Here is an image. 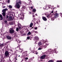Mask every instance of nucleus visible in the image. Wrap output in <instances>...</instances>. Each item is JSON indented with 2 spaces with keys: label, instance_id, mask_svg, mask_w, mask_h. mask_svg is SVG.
<instances>
[{
  "label": "nucleus",
  "instance_id": "nucleus-1",
  "mask_svg": "<svg viewBox=\"0 0 62 62\" xmlns=\"http://www.w3.org/2000/svg\"><path fill=\"white\" fill-rule=\"evenodd\" d=\"M9 33L10 34H12L14 33V29L13 28H10V29L9 30Z\"/></svg>",
  "mask_w": 62,
  "mask_h": 62
},
{
  "label": "nucleus",
  "instance_id": "nucleus-2",
  "mask_svg": "<svg viewBox=\"0 0 62 62\" xmlns=\"http://www.w3.org/2000/svg\"><path fill=\"white\" fill-rule=\"evenodd\" d=\"M5 56L6 57H8L9 56V53L8 51H6L5 52Z\"/></svg>",
  "mask_w": 62,
  "mask_h": 62
},
{
  "label": "nucleus",
  "instance_id": "nucleus-3",
  "mask_svg": "<svg viewBox=\"0 0 62 62\" xmlns=\"http://www.w3.org/2000/svg\"><path fill=\"white\" fill-rule=\"evenodd\" d=\"M16 3L21 5H22V2L21 1V0H16Z\"/></svg>",
  "mask_w": 62,
  "mask_h": 62
},
{
  "label": "nucleus",
  "instance_id": "nucleus-4",
  "mask_svg": "<svg viewBox=\"0 0 62 62\" xmlns=\"http://www.w3.org/2000/svg\"><path fill=\"white\" fill-rule=\"evenodd\" d=\"M20 5L19 4H16V5H15V7L16 8L19 9L20 8Z\"/></svg>",
  "mask_w": 62,
  "mask_h": 62
},
{
  "label": "nucleus",
  "instance_id": "nucleus-5",
  "mask_svg": "<svg viewBox=\"0 0 62 62\" xmlns=\"http://www.w3.org/2000/svg\"><path fill=\"white\" fill-rule=\"evenodd\" d=\"M20 46H17L16 47L17 49H18V51H19V52H20V53H22V52L23 51V50H22V49H21L20 48Z\"/></svg>",
  "mask_w": 62,
  "mask_h": 62
},
{
  "label": "nucleus",
  "instance_id": "nucleus-6",
  "mask_svg": "<svg viewBox=\"0 0 62 62\" xmlns=\"http://www.w3.org/2000/svg\"><path fill=\"white\" fill-rule=\"evenodd\" d=\"M46 57V55H42L40 57V59L41 60H43L45 59V57Z\"/></svg>",
  "mask_w": 62,
  "mask_h": 62
},
{
  "label": "nucleus",
  "instance_id": "nucleus-7",
  "mask_svg": "<svg viewBox=\"0 0 62 62\" xmlns=\"http://www.w3.org/2000/svg\"><path fill=\"white\" fill-rule=\"evenodd\" d=\"M39 38L37 37H34V40L35 41H36V42H37L38 41H39Z\"/></svg>",
  "mask_w": 62,
  "mask_h": 62
},
{
  "label": "nucleus",
  "instance_id": "nucleus-8",
  "mask_svg": "<svg viewBox=\"0 0 62 62\" xmlns=\"http://www.w3.org/2000/svg\"><path fill=\"white\" fill-rule=\"evenodd\" d=\"M6 38L7 39H8L9 40H10L11 39V37L8 36L7 35L6 36Z\"/></svg>",
  "mask_w": 62,
  "mask_h": 62
},
{
  "label": "nucleus",
  "instance_id": "nucleus-9",
  "mask_svg": "<svg viewBox=\"0 0 62 62\" xmlns=\"http://www.w3.org/2000/svg\"><path fill=\"white\" fill-rule=\"evenodd\" d=\"M59 16V14H57V13H55L54 14V17L55 19L56 18H57L58 16Z\"/></svg>",
  "mask_w": 62,
  "mask_h": 62
},
{
  "label": "nucleus",
  "instance_id": "nucleus-10",
  "mask_svg": "<svg viewBox=\"0 0 62 62\" xmlns=\"http://www.w3.org/2000/svg\"><path fill=\"white\" fill-rule=\"evenodd\" d=\"M42 44L43 43L42 42V41H40L38 43V45L39 46H40V45H42Z\"/></svg>",
  "mask_w": 62,
  "mask_h": 62
},
{
  "label": "nucleus",
  "instance_id": "nucleus-11",
  "mask_svg": "<svg viewBox=\"0 0 62 62\" xmlns=\"http://www.w3.org/2000/svg\"><path fill=\"white\" fill-rule=\"evenodd\" d=\"M8 9L7 8L4 9L2 10V12L3 13L4 12L5 13H6V11H7L8 10Z\"/></svg>",
  "mask_w": 62,
  "mask_h": 62
},
{
  "label": "nucleus",
  "instance_id": "nucleus-12",
  "mask_svg": "<svg viewBox=\"0 0 62 62\" xmlns=\"http://www.w3.org/2000/svg\"><path fill=\"white\" fill-rule=\"evenodd\" d=\"M42 18L43 20L44 21H46L47 20V18H46V17H42Z\"/></svg>",
  "mask_w": 62,
  "mask_h": 62
},
{
  "label": "nucleus",
  "instance_id": "nucleus-13",
  "mask_svg": "<svg viewBox=\"0 0 62 62\" xmlns=\"http://www.w3.org/2000/svg\"><path fill=\"white\" fill-rule=\"evenodd\" d=\"M54 19H55V17L53 15L52 16V17H51V20L52 21H53L54 20Z\"/></svg>",
  "mask_w": 62,
  "mask_h": 62
},
{
  "label": "nucleus",
  "instance_id": "nucleus-14",
  "mask_svg": "<svg viewBox=\"0 0 62 62\" xmlns=\"http://www.w3.org/2000/svg\"><path fill=\"white\" fill-rule=\"evenodd\" d=\"M53 15H52L50 14L49 15H48L47 16V17L48 18H51L52 17V16Z\"/></svg>",
  "mask_w": 62,
  "mask_h": 62
},
{
  "label": "nucleus",
  "instance_id": "nucleus-15",
  "mask_svg": "<svg viewBox=\"0 0 62 62\" xmlns=\"http://www.w3.org/2000/svg\"><path fill=\"white\" fill-rule=\"evenodd\" d=\"M18 26V28L19 29H21V25L20 24H18L17 25Z\"/></svg>",
  "mask_w": 62,
  "mask_h": 62
},
{
  "label": "nucleus",
  "instance_id": "nucleus-16",
  "mask_svg": "<svg viewBox=\"0 0 62 62\" xmlns=\"http://www.w3.org/2000/svg\"><path fill=\"white\" fill-rule=\"evenodd\" d=\"M55 53L56 54H57L58 53V52L56 51V49H55L53 50V53Z\"/></svg>",
  "mask_w": 62,
  "mask_h": 62
},
{
  "label": "nucleus",
  "instance_id": "nucleus-17",
  "mask_svg": "<svg viewBox=\"0 0 62 62\" xmlns=\"http://www.w3.org/2000/svg\"><path fill=\"white\" fill-rule=\"evenodd\" d=\"M43 49V48L42 47V46H41L40 47H39L38 48V50H41V49Z\"/></svg>",
  "mask_w": 62,
  "mask_h": 62
},
{
  "label": "nucleus",
  "instance_id": "nucleus-18",
  "mask_svg": "<svg viewBox=\"0 0 62 62\" xmlns=\"http://www.w3.org/2000/svg\"><path fill=\"white\" fill-rule=\"evenodd\" d=\"M36 10L35 9H33L32 11L33 13H35V12H36Z\"/></svg>",
  "mask_w": 62,
  "mask_h": 62
},
{
  "label": "nucleus",
  "instance_id": "nucleus-19",
  "mask_svg": "<svg viewBox=\"0 0 62 62\" xmlns=\"http://www.w3.org/2000/svg\"><path fill=\"white\" fill-rule=\"evenodd\" d=\"M3 16L4 17H5L6 16V13L4 12L2 13Z\"/></svg>",
  "mask_w": 62,
  "mask_h": 62
},
{
  "label": "nucleus",
  "instance_id": "nucleus-20",
  "mask_svg": "<svg viewBox=\"0 0 62 62\" xmlns=\"http://www.w3.org/2000/svg\"><path fill=\"white\" fill-rule=\"evenodd\" d=\"M33 25V23H31L30 24V27H32V26Z\"/></svg>",
  "mask_w": 62,
  "mask_h": 62
},
{
  "label": "nucleus",
  "instance_id": "nucleus-21",
  "mask_svg": "<svg viewBox=\"0 0 62 62\" xmlns=\"http://www.w3.org/2000/svg\"><path fill=\"white\" fill-rule=\"evenodd\" d=\"M46 47H47V46L46 45L42 46V47L43 48H46Z\"/></svg>",
  "mask_w": 62,
  "mask_h": 62
},
{
  "label": "nucleus",
  "instance_id": "nucleus-22",
  "mask_svg": "<svg viewBox=\"0 0 62 62\" xmlns=\"http://www.w3.org/2000/svg\"><path fill=\"white\" fill-rule=\"evenodd\" d=\"M49 52H50V53H52V52L53 53V52H54V51H53V50H52V49H51L49 50Z\"/></svg>",
  "mask_w": 62,
  "mask_h": 62
},
{
  "label": "nucleus",
  "instance_id": "nucleus-23",
  "mask_svg": "<svg viewBox=\"0 0 62 62\" xmlns=\"http://www.w3.org/2000/svg\"><path fill=\"white\" fill-rule=\"evenodd\" d=\"M31 34V32H30V31H29L28 33L27 34V35L28 36V35H30Z\"/></svg>",
  "mask_w": 62,
  "mask_h": 62
},
{
  "label": "nucleus",
  "instance_id": "nucleus-24",
  "mask_svg": "<svg viewBox=\"0 0 62 62\" xmlns=\"http://www.w3.org/2000/svg\"><path fill=\"white\" fill-rule=\"evenodd\" d=\"M27 39H30V40L31 39L30 38V37H27Z\"/></svg>",
  "mask_w": 62,
  "mask_h": 62
},
{
  "label": "nucleus",
  "instance_id": "nucleus-25",
  "mask_svg": "<svg viewBox=\"0 0 62 62\" xmlns=\"http://www.w3.org/2000/svg\"><path fill=\"white\" fill-rule=\"evenodd\" d=\"M3 20V16H2L0 17V20L1 21Z\"/></svg>",
  "mask_w": 62,
  "mask_h": 62
},
{
  "label": "nucleus",
  "instance_id": "nucleus-26",
  "mask_svg": "<svg viewBox=\"0 0 62 62\" xmlns=\"http://www.w3.org/2000/svg\"><path fill=\"white\" fill-rule=\"evenodd\" d=\"M19 29L18 28H16V31H17V32H18V31H19Z\"/></svg>",
  "mask_w": 62,
  "mask_h": 62
},
{
  "label": "nucleus",
  "instance_id": "nucleus-27",
  "mask_svg": "<svg viewBox=\"0 0 62 62\" xmlns=\"http://www.w3.org/2000/svg\"><path fill=\"white\" fill-rule=\"evenodd\" d=\"M8 7L9 8H12V6L11 5H9V6Z\"/></svg>",
  "mask_w": 62,
  "mask_h": 62
},
{
  "label": "nucleus",
  "instance_id": "nucleus-28",
  "mask_svg": "<svg viewBox=\"0 0 62 62\" xmlns=\"http://www.w3.org/2000/svg\"><path fill=\"white\" fill-rule=\"evenodd\" d=\"M12 19V16H10L9 17V19L10 20H11Z\"/></svg>",
  "mask_w": 62,
  "mask_h": 62
},
{
  "label": "nucleus",
  "instance_id": "nucleus-29",
  "mask_svg": "<svg viewBox=\"0 0 62 62\" xmlns=\"http://www.w3.org/2000/svg\"><path fill=\"white\" fill-rule=\"evenodd\" d=\"M4 23H7V21L5 20L4 21Z\"/></svg>",
  "mask_w": 62,
  "mask_h": 62
},
{
  "label": "nucleus",
  "instance_id": "nucleus-30",
  "mask_svg": "<svg viewBox=\"0 0 62 62\" xmlns=\"http://www.w3.org/2000/svg\"><path fill=\"white\" fill-rule=\"evenodd\" d=\"M48 62H53V61L52 60H50Z\"/></svg>",
  "mask_w": 62,
  "mask_h": 62
},
{
  "label": "nucleus",
  "instance_id": "nucleus-31",
  "mask_svg": "<svg viewBox=\"0 0 62 62\" xmlns=\"http://www.w3.org/2000/svg\"><path fill=\"white\" fill-rule=\"evenodd\" d=\"M57 62H62V61L61 60L57 61Z\"/></svg>",
  "mask_w": 62,
  "mask_h": 62
},
{
  "label": "nucleus",
  "instance_id": "nucleus-32",
  "mask_svg": "<svg viewBox=\"0 0 62 62\" xmlns=\"http://www.w3.org/2000/svg\"><path fill=\"white\" fill-rule=\"evenodd\" d=\"M1 45V47H2V46H3V45H4V43H3L2 44H0Z\"/></svg>",
  "mask_w": 62,
  "mask_h": 62
},
{
  "label": "nucleus",
  "instance_id": "nucleus-33",
  "mask_svg": "<svg viewBox=\"0 0 62 62\" xmlns=\"http://www.w3.org/2000/svg\"><path fill=\"white\" fill-rule=\"evenodd\" d=\"M20 33V34H21V35H22V34H23V32H22V31H20V32H19Z\"/></svg>",
  "mask_w": 62,
  "mask_h": 62
},
{
  "label": "nucleus",
  "instance_id": "nucleus-34",
  "mask_svg": "<svg viewBox=\"0 0 62 62\" xmlns=\"http://www.w3.org/2000/svg\"><path fill=\"white\" fill-rule=\"evenodd\" d=\"M17 56H16L15 58V59H16L15 61L17 60Z\"/></svg>",
  "mask_w": 62,
  "mask_h": 62
},
{
  "label": "nucleus",
  "instance_id": "nucleus-35",
  "mask_svg": "<svg viewBox=\"0 0 62 62\" xmlns=\"http://www.w3.org/2000/svg\"><path fill=\"white\" fill-rule=\"evenodd\" d=\"M60 15H61V17H62V13H60Z\"/></svg>",
  "mask_w": 62,
  "mask_h": 62
},
{
  "label": "nucleus",
  "instance_id": "nucleus-36",
  "mask_svg": "<svg viewBox=\"0 0 62 62\" xmlns=\"http://www.w3.org/2000/svg\"><path fill=\"white\" fill-rule=\"evenodd\" d=\"M28 59V57H26V58H25V59L26 60H27Z\"/></svg>",
  "mask_w": 62,
  "mask_h": 62
},
{
  "label": "nucleus",
  "instance_id": "nucleus-37",
  "mask_svg": "<svg viewBox=\"0 0 62 62\" xmlns=\"http://www.w3.org/2000/svg\"><path fill=\"white\" fill-rule=\"evenodd\" d=\"M9 2H10V0H8V1H7V2L8 3H9Z\"/></svg>",
  "mask_w": 62,
  "mask_h": 62
},
{
  "label": "nucleus",
  "instance_id": "nucleus-38",
  "mask_svg": "<svg viewBox=\"0 0 62 62\" xmlns=\"http://www.w3.org/2000/svg\"><path fill=\"white\" fill-rule=\"evenodd\" d=\"M37 29H38V28L37 27H35V30H37Z\"/></svg>",
  "mask_w": 62,
  "mask_h": 62
},
{
  "label": "nucleus",
  "instance_id": "nucleus-39",
  "mask_svg": "<svg viewBox=\"0 0 62 62\" xmlns=\"http://www.w3.org/2000/svg\"><path fill=\"white\" fill-rule=\"evenodd\" d=\"M29 14H31V12H30L29 13Z\"/></svg>",
  "mask_w": 62,
  "mask_h": 62
},
{
  "label": "nucleus",
  "instance_id": "nucleus-40",
  "mask_svg": "<svg viewBox=\"0 0 62 62\" xmlns=\"http://www.w3.org/2000/svg\"><path fill=\"white\" fill-rule=\"evenodd\" d=\"M2 58H1V60H2V59H3V60H4V59L3 58V57H2Z\"/></svg>",
  "mask_w": 62,
  "mask_h": 62
},
{
  "label": "nucleus",
  "instance_id": "nucleus-41",
  "mask_svg": "<svg viewBox=\"0 0 62 62\" xmlns=\"http://www.w3.org/2000/svg\"><path fill=\"white\" fill-rule=\"evenodd\" d=\"M6 8V7L5 6H3V8Z\"/></svg>",
  "mask_w": 62,
  "mask_h": 62
},
{
  "label": "nucleus",
  "instance_id": "nucleus-42",
  "mask_svg": "<svg viewBox=\"0 0 62 62\" xmlns=\"http://www.w3.org/2000/svg\"><path fill=\"white\" fill-rule=\"evenodd\" d=\"M51 6H49L48 7V8L51 9Z\"/></svg>",
  "mask_w": 62,
  "mask_h": 62
},
{
  "label": "nucleus",
  "instance_id": "nucleus-43",
  "mask_svg": "<svg viewBox=\"0 0 62 62\" xmlns=\"http://www.w3.org/2000/svg\"><path fill=\"white\" fill-rule=\"evenodd\" d=\"M8 17H9V16H6V18H8Z\"/></svg>",
  "mask_w": 62,
  "mask_h": 62
},
{
  "label": "nucleus",
  "instance_id": "nucleus-44",
  "mask_svg": "<svg viewBox=\"0 0 62 62\" xmlns=\"http://www.w3.org/2000/svg\"><path fill=\"white\" fill-rule=\"evenodd\" d=\"M53 12H54V11H51V13H53Z\"/></svg>",
  "mask_w": 62,
  "mask_h": 62
},
{
  "label": "nucleus",
  "instance_id": "nucleus-45",
  "mask_svg": "<svg viewBox=\"0 0 62 62\" xmlns=\"http://www.w3.org/2000/svg\"><path fill=\"white\" fill-rule=\"evenodd\" d=\"M31 8L32 9H33V7H31Z\"/></svg>",
  "mask_w": 62,
  "mask_h": 62
},
{
  "label": "nucleus",
  "instance_id": "nucleus-46",
  "mask_svg": "<svg viewBox=\"0 0 62 62\" xmlns=\"http://www.w3.org/2000/svg\"><path fill=\"white\" fill-rule=\"evenodd\" d=\"M28 1H30V3L31 2H31H32V1H31V0H28Z\"/></svg>",
  "mask_w": 62,
  "mask_h": 62
},
{
  "label": "nucleus",
  "instance_id": "nucleus-47",
  "mask_svg": "<svg viewBox=\"0 0 62 62\" xmlns=\"http://www.w3.org/2000/svg\"><path fill=\"white\" fill-rule=\"evenodd\" d=\"M36 23H37V24H39V23H38V22H36Z\"/></svg>",
  "mask_w": 62,
  "mask_h": 62
},
{
  "label": "nucleus",
  "instance_id": "nucleus-48",
  "mask_svg": "<svg viewBox=\"0 0 62 62\" xmlns=\"http://www.w3.org/2000/svg\"><path fill=\"white\" fill-rule=\"evenodd\" d=\"M38 54V53L37 52L36 53H35V54Z\"/></svg>",
  "mask_w": 62,
  "mask_h": 62
},
{
  "label": "nucleus",
  "instance_id": "nucleus-49",
  "mask_svg": "<svg viewBox=\"0 0 62 62\" xmlns=\"http://www.w3.org/2000/svg\"><path fill=\"white\" fill-rule=\"evenodd\" d=\"M25 54H27V53H26V51H25Z\"/></svg>",
  "mask_w": 62,
  "mask_h": 62
},
{
  "label": "nucleus",
  "instance_id": "nucleus-50",
  "mask_svg": "<svg viewBox=\"0 0 62 62\" xmlns=\"http://www.w3.org/2000/svg\"><path fill=\"white\" fill-rule=\"evenodd\" d=\"M2 16V15L0 14V17H1Z\"/></svg>",
  "mask_w": 62,
  "mask_h": 62
},
{
  "label": "nucleus",
  "instance_id": "nucleus-51",
  "mask_svg": "<svg viewBox=\"0 0 62 62\" xmlns=\"http://www.w3.org/2000/svg\"><path fill=\"white\" fill-rule=\"evenodd\" d=\"M33 17H35V15H33Z\"/></svg>",
  "mask_w": 62,
  "mask_h": 62
},
{
  "label": "nucleus",
  "instance_id": "nucleus-52",
  "mask_svg": "<svg viewBox=\"0 0 62 62\" xmlns=\"http://www.w3.org/2000/svg\"><path fill=\"white\" fill-rule=\"evenodd\" d=\"M33 28V27H31V29H32Z\"/></svg>",
  "mask_w": 62,
  "mask_h": 62
},
{
  "label": "nucleus",
  "instance_id": "nucleus-53",
  "mask_svg": "<svg viewBox=\"0 0 62 62\" xmlns=\"http://www.w3.org/2000/svg\"><path fill=\"white\" fill-rule=\"evenodd\" d=\"M46 53V52H45V53H43V54H45Z\"/></svg>",
  "mask_w": 62,
  "mask_h": 62
},
{
  "label": "nucleus",
  "instance_id": "nucleus-54",
  "mask_svg": "<svg viewBox=\"0 0 62 62\" xmlns=\"http://www.w3.org/2000/svg\"><path fill=\"white\" fill-rule=\"evenodd\" d=\"M23 60H22V61H21V62H23Z\"/></svg>",
  "mask_w": 62,
  "mask_h": 62
},
{
  "label": "nucleus",
  "instance_id": "nucleus-55",
  "mask_svg": "<svg viewBox=\"0 0 62 62\" xmlns=\"http://www.w3.org/2000/svg\"><path fill=\"white\" fill-rule=\"evenodd\" d=\"M20 19H22V17H20Z\"/></svg>",
  "mask_w": 62,
  "mask_h": 62
},
{
  "label": "nucleus",
  "instance_id": "nucleus-56",
  "mask_svg": "<svg viewBox=\"0 0 62 62\" xmlns=\"http://www.w3.org/2000/svg\"><path fill=\"white\" fill-rule=\"evenodd\" d=\"M35 15H36V16H37V14H35Z\"/></svg>",
  "mask_w": 62,
  "mask_h": 62
},
{
  "label": "nucleus",
  "instance_id": "nucleus-57",
  "mask_svg": "<svg viewBox=\"0 0 62 62\" xmlns=\"http://www.w3.org/2000/svg\"><path fill=\"white\" fill-rule=\"evenodd\" d=\"M56 13H57V11H56Z\"/></svg>",
  "mask_w": 62,
  "mask_h": 62
},
{
  "label": "nucleus",
  "instance_id": "nucleus-58",
  "mask_svg": "<svg viewBox=\"0 0 62 62\" xmlns=\"http://www.w3.org/2000/svg\"><path fill=\"white\" fill-rule=\"evenodd\" d=\"M8 42H9V41L7 42V43H8Z\"/></svg>",
  "mask_w": 62,
  "mask_h": 62
},
{
  "label": "nucleus",
  "instance_id": "nucleus-59",
  "mask_svg": "<svg viewBox=\"0 0 62 62\" xmlns=\"http://www.w3.org/2000/svg\"><path fill=\"white\" fill-rule=\"evenodd\" d=\"M31 60H32V61H33V60H32V59H31Z\"/></svg>",
  "mask_w": 62,
  "mask_h": 62
},
{
  "label": "nucleus",
  "instance_id": "nucleus-60",
  "mask_svg": "<svg viewBox=\"0 0 62 62\" xmlns=\"http://www.w3.org/2000/svg\"><path fill=\"white\" fill-rule=\"evenodd\" d=\"M26 52L27 53V51H26Z\"/></svg>",
  "mask_w": 62,
  "mask_h": 62
},
{
  "label": "nucleus",
  "instance_id": "nucleus-61",
  "mask_svg": "<svg viewBox=\"0 0 62 62\" xmlns=\"http://www.w3.org/2000/svg\"><path fill=\"white\" fill-rule=\"evenodd\" d=\"M18 56V57H19L20 56V55H19Z\"/></svg>",
  "mask_w": 62,
  "mask_h": 62
},
{
  "label": "nucleus",
  "instance_id": "nucleus-62",
  "mask_svg": "<svg viewBox=\"0 0 62 62\" xmlns=\"http://www.w3.org/2000/svg\"><path fill=\"white\" fill-rule=\"evenodd\" d=\"M1 44H0V47H1Z\"/></svg>",
  "mask_w": 62,
  "mask_h": 62
},
{
  "label": "nucleus",
  "instance_id": "nucleus-63",
  "mask_svg": "<svg viewBox=\"0 0 62 62\" xmlns=\"http://www.w3.org/2000/svg\"><path fill=\"white\" fill-rule=\"evenodd\" d=\"M52 8H51V9H52Z\"/></svg>",
  "mask_w": 62,
  "mask_h": 62
},
{
  "label": "nucleus",
  "instance_id": "nucleus-64",
  "mask_svg": "<svg viewBox=\"0 0 62 62\" xmlns=\"http://www.w3.org/2000/svg\"><path fill=\"white\" fill-rule=\"evenodd\" d=\"M33 58H34V57H33Z\"/></svg>",
  "mask_w": 62,
  "mask_h": 62
}]
</instances>
